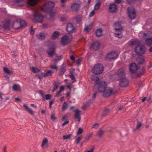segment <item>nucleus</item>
<instances>
[{
  "label": "nucleus",
  "mask_w": 152,
  "mask_h": 152,
  "mask_svg": "<svg viewBox=\"0 0 152 152\" xmlns=\"http://www.w3.org/2000/svg\"><path fill=\"white\" fill-rule=\"evenodd\" d=\"M106 83L104 81H100L98 83V91L102 93L103 96L106 97H109L112 94L113 90L109 87H106Z\"/></svg>",
  "instance_id": "obj_1"
},
{
  "label": "nucleus",
  "mask_w": 152,
  "mask_h": 152,
  "mask_svg": "<svg viewBox=\"0 0 152 152\" xmlns=\"http://www.w3.org/2000/svg\"><path fill=\"white\" fill-rule=\"evenodd\" d=\"M129 43L130 45H136L137 43L138 46L136 47L135 50L136 53L138 55H141L145 53L146 48L145 46L141 45L140 41L137 42L136 41H130Z\"/></svg>",
  "instance_id": "obj_2"
},
{
  "label": "nucleus",
  "mask_w": 152,
  "mask_h": 152,
  "mask_svg": "<svg viewBox=\"0 0 152 152\" xmlns=\"http://www.w3.org/2000/svg\"><path fill=\"white\" fill-rule=\"evenodd\" d=\"M118 75V77L120 78L119 79L120 86L122 87H125L128 86L129 81L124 77L125 75L124 72L123 71L119 72Z\"/></svg>",
  "instance_id": "obj_3"
},
{
  "label": "nucleus",
  "mask_w": 152,
  "mask_h": 152,
  "mask_svg": "<svg viewBox=\"0 0 152 152\" xmlns=\"http://www.w3.org/2000/svg\"><path fill=\"white\" fill-rule=\"evenodd\" d=\"M115 27H119L120 28H115V32L114 34V36L118 38H121L123 36L122 33L123 30V28L121 27V23L120 22H117L114 24Z\"/></svg>",
  "instance_id": "obj_4"
},
{
  "label": "nucleus",
  "mask_w": 152,
  "mask_h": 152,
  "mask_svg": "<svg viewBox=\"0 0 152 152\" xmlns=\"http://www.w3.org/2000/svg\"><path fill=\"white\" fill-rule=\"evenodd\" d=\"M54 6V4L53 2L51 1H47L41 7V10L43 12H47L51 10Z\"/></svg>",
  "instance_id": "obj_5"
},
{
  "label": "nucleus",
  "mask_w": 152,
  "mask_h": 152,
  "mask_svg": "<svg viewBox=\"0 0 152 152\" xmlns=\"http://www.w3.org/2000/svg\"><path fill=\"white\" fill-rule=\"evenodd\" d=\"M104 70V67L101 64L95 65L92 69V72L96 75L102 74Z\"/></svg>",
  "instance_id": "obj_6"
},
{
  "label": "nucleus",
  "mask_w": 152,
  "mask_h": 152,
  "mask_svg": "<svg viewBox=\"0 0 152 152\" xmlns=\"http://www.w3.org/2000/svg\"><path fill=\"white\" fill-rule=\"evenodd\" d=\"M72 39V35L71 34H68L62 37L61 43L63 45H65L69 43Z\"/></svg>",
  "instance_id": "obj_7"
},
{
  "label": "nucleus",
  "mask_w": 152,
  "mask_h": 152,
  "mask_svg": "<svg viewBox=\"0 0 152 152\" xmlns=\"http://www.w3.org/2000/svg\"><path fill=\"white\" fill-rule=\"evenodd\" d=\"M128 16L131 20L134 19L136 16V12L134 8L132 7H129L127 8Z\"/></svg>",
  "instance_id": "obj_8"
},
{
  "label": "nucleus",
  "mask_w": 152,
  "mask_h": 152,
  "mask_svg": "<svg viewBox=\"0 0 152 152\" xmlns=\"http://www.w3.org/2000/svg\"><path fill=\"white\" fill-rule=\"evenodd\" d=\"M117 53L115 51H112L108 53L106 56V58L109 60L115 59L118 57Z\"/></svg>",
  "instance_id": "obj_9"
},
{
  "label": "nucleus",
  "mask_w": 152,
  "mask_h": 152,
  "mask_svg": "<svg viewBox=\"0 0 152 152\" xmlns=\"http://www.w3.org/2000/svg\"><path fill=\"white\" fill-rule=\"evenodd\" d=\"M43 16L40 13L37 12H35L34 15V19L36 22L41 23L43 21Z\"/></svg>",
  "instance_id": "obj_10"
},
{
  "label": "nucleus",
  "mask_w": 152,
  "mask_h": 152,
  "mask_svg": "<svg viewBox=\"0 0 152 152\" xmlns=\"http://www.w3.org/2000/svg\"><path fill=\"white\" fill-rule=\"evenodd\" d=\"M129 69L131 73H133L135 72L138 69L136 64L134 63H132L129 66Z\"/></svg>",
  "instance_id": "obj_11"
},
{
  "label": "nucleus",
  "mask_w": 152,
  "mask_h": 152,
  "mask_svg": "<svg viewBox=\"0 0 152 152\" xmlns=\"http://www.w3.org/2000/svg\"><path fill=\"white\" fill-rule=\"evenodd\" d=\"M75 29V27L71 23L68 24L66 26V30L69 33L73 32Z\"/></svg>",
  "instance_id": "obj_12"
},
{
  "label": "nucleus",
  "mask_w": 152,
  "mask_h": 152,
  "mask_svg": "<svg viewBox=\"0 0 152 152\" xmlns=\"http://www.w3.org/2000/svg\"><path fill=\"white\" fill-rule=\"evenodd\" d=\"M100 43L98 41L94 42L90 47V48L94 50H97L100 46Z\"/></svg>",
  "instance_id": "obj_13"
},
{
  "label": "nucleus",
  "mask_w": 152,
  "mask_h": 152,
  "mask_svg": "<svg viewBox=\"0 0 152 152\" xmlns=\"http://www.w3.org/2000/svg\"><path fill=\"white\" fill-rule=\"evenodd\" d=\"M23 106L25 111L32 115H34V112L26 104H24Z\"/></svg>",
  "instance_id": "obj_14"
},
{
  "label": "nucleus",
  "mask_w": 152,
  "mask_h": 152,
  "mask_svg": "<svg viewBox=\"0 0 152 152\" xmlns=\"http://www.w3.org/2000/svg\"><path fill=\"white\" fill-rule=\"evenodd\" d=\"M81 111L77 109L75 111V118L78 119V121L80 122L81 119L80 117Z\"/></svg>",
  "instance_id": "obj_15"
},
{
  "label": "nucleus",
  "mask_w": 152,
  "mask_h": 152,
  "mask_svg": "<svg viewBox=\"0 0 152 152\" xmlns=\"http://www.w3.org/2000/svg\"><path fill=\"white\" fill-rule=\"evenodd\" d=\"M80 5L78 4L74 3L73 4L71 7V8L74 11H78L80 8Z\"/></svg>",
  "instance_id": "obj_16"
},
{
  "label": "nucleus",
  "mask_w": 152,
  "mask_h": 152,
  "mask_svg": "<svg viewBox=\"0 0 152 152\" xmlns=\"http://www.w3.org/2000/svg\"><path fill=\"white\" fill-rule=\"evenodd\" d=\"M110 11L112 12H115L117 10V6L114 4H112L110 5L109 8Z\"/></svg>",
  "instance_id": "obj_17"
},
{
  "label": "nucleus",
  "mask_w": 152,
  "mask_h": 152,
  "mask_svg": "<svg viewBox=\"0 0 152 152\" xmlns=\"http://www.w3.org/2000/svg\"><path fill=\"white\" fill-rule=\"evenodd\" d=\"M20 25L21 24L20 22V21H16L14 22L13 26L14 28L15 29H18L21 28Z\"/></svg>",
  "instance_id": "obj_18"
},
{
  "label": "nucleus",
  "mask_w": 152,
  "mask_h": 152,
  "mask_svg": "<svg viewBox=\"0 0 152 152\" xmlns=\"http://www.w3.org/2000/svg\"><path fill=\"white\" fill-rule=\"evenodd\" d=\"M25 4L24 1L22 0H16L15 2V4L18 6H22Z\"/></svg>",
  "instance_id": "obj_19"
},
{
  "label": "nucleus",
  "mask_w": 152,
  "mask_h": 152,
  "mask_svg": "<svg viewBox=\"0 0 152 152\" xmlns=\"http://www.w3.org/2000/svg\"><path fill=\"white\" fill-rule=\"evenodd\" d=\"M55 48L54 46L49 48V50L47 51L48 55L50 56H52L54 53L55 52Z\"/></svg>",
  "instance_id": "obj_20"
},
{
  "label": "nucleus",
  "mask_w": 152,
  "mask_h": 152,
  "mask_svg": "<svg viewBox=\"0 0 152 152\" xmlns=\"http://www.w3.org/2000/svg\"><path fill=\"white\" fill-rule=\"evenodd\" d=\"M66 70V67L64 64H63L62 66L61 69L59 71V75H61L64 74Z\"/></svg>",
  "instance_id": "obj_21"
},
{
  "label": "nucleus",
  "mask_w": 152,
  "mask_h": 152,
  "mask_svg": "<svg viewBox=\"0 0 152 152\" xmlns=\"http://www.w3.org/2000/svg\"><path fill=\"white\" fill-rule=\"evenodd\" d=\"M12 88L13 90L15 91H20L21 90L20 86L16 84L13 85Z\"/></svg>",
  "instance_id": "obj_22"
},
{
  "label": "nucleus",
  "mask_w": 152,
  "mask_h": 152,
  "mask_svg": "<svg viewBox=\"0 0 152 152\" xmlns=\"http://www.w3.org/2000/svg\"><path fill=\"white\" fill-rule=\"evenodd\" d=\"M38 1V0H27V3L31 6H34L37 4Z\"/></svg>",
  "instance_id": "obj_23"
},
{
  "label": "nucleus",
  "mask_w": 152,
  "mask_h": 152,
  "mask_svg": "<svg viewBox=\"0 0 152 152\" xmlns=\"http://www.w3.org/2000/svg\"><path fill=\"white\" fill-rule=\"evenodd\" d=\"M146 44L148 46H150L152 44V37H150L146 39L145 40Z\"/></svg>",
  "instance_id": "obj_24"
},
{
  "label": "nucleus",
  "mask_w": 152,
  "mask_h": 152,
  "mask_svg": "<svg viewBox=\"0 0 152 152\" xmlns=\"http://www.w3.org/2000/svg\"><path fill=\"white\" fill-rule=\"evenodd\" d=\"M82 18L81 15H78L75 18V22L77 23H79L82 20Z\"/></svg>",
  "instance_id": "obj_25"
},
{
  "label": "nucleus",
  "mask_w": 152,
  "mask_h": 152,
  "mask_svg": "<svg viewBox=\"0 0 152 152\" xmlns=\"http://www.w3.org/2000/svg\"><path fill=\"white\" fill-rule=\"evenodd\" d=\"M37 37L38 39L42 40L45 38V36L44 34L40 33L37 35Z\"/></svg>",
  "instance_id": "obj_26"
},
{
  "label": "nucleus",
  "mask_w": 152,
  "mask_h": 152,
  "mask_svg": "<svg viewBox=\"0 0 152 152\" xmlns=\"http://www.w3.org/2000/svg\"><path fill=\"white\" fill-rule=\"evenodd\" d=\"M145 57H141L138 58L137 59V61L139 64H140L144 63V62Z\"/></svg>",
  "instance_id": "obj_27"
},
{
  "label": "nucleus",
  "mask_w": 152,
  "mask_h": 152,
  "mask_svg": "<svg viewBox=\"0 0 152 152\" xmlns=\"http://www.w3.org/2000/svg\"><path fill=\"white\" fill-rule=\"evenodd\" d=\"M59 35V33L57 31H55L52 36V38L53 39H55L58 38Z\"/></svg>",
  "instance_id": "obj_28"
},
{
  "label": "nucleus",
  "mask_w": 152,
  "mask_h": 152,
  "mask_svg": "<svg viewBox=\"0 0 152 152\" xmlns=\"http://www.w3.org/2000/svg\"><path fill=\"white\" fill-rule=\"evenodd\" d=\"M101 4V2L100 0H96V2L94 6V9L97 10L99 9L100 7Z\"/></svg>",
  "instance_id": "obj_29"
},
{
  "label": "nucleus",
  "mask_w": 152,
  "mask_h": 152,
  "mask_svg": "<svg viewBox=\"0 0 152 152\" xmlns=\"http://www.w3.org/2000/svg\"><path fill=\"white\" fill-rule=\"evenodd\" d=\"M102 31L101 29H97L96 31V34L97 37H100L102 35Z\"/></svg>",
  "instance_id": "obj_30"
},
{
  "label": "nucleus",
  "mask_w": 152,
  "mask_h": 152,
  "mask_svg": "<svg viewBox=\"0 0 152 152\" xmlns=\"http://www.w3.org/2000/svg\"><path fill=\"white\" fill-rule=\"evenodd\" d=\"M48 143V139L47 138H45L43 139L41 146L42 147H43L46 145H47Z\"/></svg>",
  "instance_id": "obj_31"
},
{
  "label": "nucleus",
  "mask_w": 152,
  "mask_h": 152,
  "mask_svg": "<svg viewBox=\"0 0 152 152\" xmlns=\"http://www.w3.org/2000/svg\"><path fill=\"white\" fill-rule=\"evenodd\" d=\"M104 131L102 130V129H100L97 132V136L99 137H102L104 135Z\"/></svg>",
  "instance_id": "obj_32"
},
{
  "label": "nucleus",
  "mask_w": 152,
  "mask_h": 152,
  "mask_svg": "<svg viewBox=\"0 0 152 152\" xmlns=\"http://www.w3.org/2000/svg\"><path fill=\"white\" fill-rule=\"evenodd\" d=\"M109 110L107 108H106L104 111L102 115L103 116H105L109 113Z\"/></svg>",
  "instance_id": "obj_33"
},
{
  "label": "nucleus",
  "mask_w": 152,
  "mask_h": 152,
  "mask_svg": "<svg viewBox=\"0 0 152 152\" xmlns=\"http://www.w3.org/2000/svg\"><path fill=\"white\" fill-rule=\"evenodd\" d=\"M91 80L93 81L97 82L99 80V78L97 76L93 75L91 77Z\"/></svg>",
  "instance_id": "obj_34"
},
{
  "label": "nucleus",
  "mask_w": 152,
  "mask_h": 152,
  "mask_svg": "<svg viewBox=\"0 0 152 152\" xmlns=\"http://www.w3.org/2000/svg\"><path fill=\"white\" fill-rule=\"evenodd\" d=\"M20 22L21 24L20 26L21 28L26 26L27 25L26 23L25 20H20Z\"/></svg>",
  "instance_id": "obj_35"
},
{
  "label": "nucleus",
  "mask_w": 152,
  "mask_h": 152,
  "mask_svg": "<svg viewBox=\"0 0 152 152\" xmlns=\"http://www.w3.org/2000/svg\"><path fill=\"white\" fill-rule=\"evenodd\" d=\"M52 72L51 70L48 71L46 73L44 74V77H46L48 76H51L52 75Z\"/></svg>",
  "instance_id": "obj_36"
},
{
  "label": "nucleus",
  "mask_w": 152,
  "mask_h": 152,
  "mask_svg": "<svg viewBox=\"0 0 152 152\" xmlns=\"http://www.w3.org/2000/svg\"><path fill=\"white\" fill-rule=\"evenodd\" d=\"M91 26L89 25L88 26H86L84 29V30L88 32L91 29Z\"/></svg>",
  "instance_id": "obj_37"
},
{
  "label": "nucleus",
  "mask_w": 152,
  "mask_h": 152,
  "mask_svg": "<svg viewBox=\"0 0 152 152\" xmlns=\"http://www.w3.org/2000/svg\"><path fill=\"white\" fill-rule=\"evenodd\" d=\"M82 138V137L81 136L78 137L76 139L75 141V142L77 144H78L81 139Z\"/></svg>",
  "instance_id": "obj_38"
},
{
  "label": "nucleus",
  "mask_w": 152,
  "mask_h": 152,
  "mask_svg": "<svg viewBox=\"0 0 152 152\" xmlns=\"http://www.w3.org/2000/svg\"><path fill=\"white\" fill-rule=\"evenodd\" d=\"M31 69L32 71L34 73H37L40 72L39 69L34 67H32Z\"/></svg>",
  "instance_id": "obj_39"
},
{
  "label": "nucleus",
  "mask_w": 152,
  "mask_h": 152,
  "mask_svg": "<svg viewBox=\"0 0 152 152\" xmlns=\"http://www.w3.org/2000/svg\"><path fill=\"white\" fill-rule=\"evenodd\" d=\"M142 126V123L141 122H139V121H138L137 122V124L136 128V130H139L140 129V128L141 126Z\"/></svg>",
  "instance_id": "obj_40"
},
{
  "label": "nucleus",
  "mask_w": 152,
  "mask_h": 152,
  "mask_svg": "<svg viewBox=\"0 0 152 152\" xmlns=\"http://www.w3.org/2000/svg\"><path fill=\"white\" fill-rule=\"evenodd\" d=\"M68 107V104L66 102H65L64 103L62 107V110L63 111H64Z\"/></svg>",
  "instance_id": "obj_41"
},
{
  "label": "nucleus",
  "mask_w": 152,
  "mask_h": 152,
  "mask_svg": "<svg viewBox=\"0 0 152 152\" xmlns=\"http://www.w3.org/2000/svg\"><path fill=\"white\" fill-rule=\"evenodd\" d=\"M83 129L81 128H79L77 133V135H78L81 134L83 133Z\"/></svg>",
  "instance_id": "obj_42"
},
{
  "label": "nucleus",
  "mask_w": 152,
  "mask_h": 152,
  "mask_svg": "<svg viewBox=\"0 0 152 152\" xmlns=\"http://www.w3.org/2000/svg\"><path fill=\"white\" fill-rule=\"evenodd\" d=\"M93 134V133L91 132L87 134L86 137V140H88L92 136Z\"/></svg>",
  "instance_id": "obj_43"
},
{
  "label": "nucleus",
  "mask_w": 152,
  "mask_h": 152,
  "mask_svg": "<svg viewBox=\"0 0 152 152\" xmlns=\"http://www.w3.org/2000/svg\"><path fill=\"white\" fill-rule=\"evenodd\" d=\"M4 71L5 73L10 74L11 73V72L10 71L9 69L6 67H4L3 68Z\"/></svg>",
  "instance_id": "obj_44"
},
{
  "label": "nucleus",
  "mask_w": 152,
  "mask_h": 152,
  "mask_svg": "<svg viewBox=\"0 0 152 152\" xmlns=\"http://www.w3.org/2000/svg\"><path fill=\"white\" fill-rule=\"evenodd\" d=\"M39 92L42 97V99L43 100H45V93L43 92V91L40 90L39 91Z\"/></svg>",
  "instance_id": "obj_45"
},
{
  "label": "nucleus",
  "mask_w": 152,
  "mask_h": 152,
  "mask_svg": "<svg viewBox=\"0 0 152 152\" xmlns=\"http://www.w3.org/2000/svg\"><path fill=\"white\" fill-rule=\"evenodd\" d=\"M4 27L5 29H9L10 27V25L9 23H6L4 24Z\"/></svg>",
  "instance_id": "obj_46"
},
{
  "label": "nucleus",
  "mask_w": 152,
  "mask_h": 152,
  "mask_svg": "<svg viewBox=\"0 0 152 152\" xmlns=\"http://www.w3.org/2000/svg\"><path fill=\"white\" fill-rule=\"evenodd\" d=\"M44 74H43V73L42 72L38 74H37V76L40 79L42 78L43 76L44 77Z\"/></svg>",
  "instance_id": "obj_47"
},
{
  "label": "nucleus",
  "mask_w": 152,
  "mask_h": 152,
  "mask_svg": "<svg viewBox=\"0 0 152 152\" xmlns=\"http://www.w3.org/2000/svg\"><path fill=\"white\" fill-rule=\"evenodd\" d=\"M51 96L50 94H46L45 96V100L46 99L47 100H48L50 99H51Z\"/></svg>",
  "instance_id": "obj_48"
},
{
  "label": "nucleus",
  "mask_w": 152,
  "mask_h": 152,
  "mask_svg": "<svg viewBox=\"0 0 152 152\" xmlns=\"http://www.w3.org/2000/svg\"><path fill=\"white\" fill-rule=\"evenodd\" d=\"M99 125L98 124H95L93 125L92 128H94L95 129H97L99 127Z\"/></svg>",
  "instance_id": "obj_49"
},
{
  "label": "nucleus",
  "mask_w": 152,
  "mask_h": 152,
  "mask_svg": "<svg viewBox=\"0 0 152 152\" xmlns=\"http://www.w3.org/2000/svg\"><path fill=\"white\" fill-rule=\"evenodd\" d=\"M67 87L68 89H69L70 90H71L72 87V85L71 83H67Z\"/></svg>",
  "instance_id": "obj_50"
},
{
  "label": "nucleus",
  "mask_w": 152,
  "mask_h": 152,
  "mask_svg": "<svg viewBox=\"0 0 152 152\" xmlns=\"http://www.w3.org/2000/svg\"><path fill=\"white\" fill-rule=\"evenodd\" d=\"M70 137V135H64L63 136V140H65L68 139Z\"/></svg>",
  "instance_id": "obj_51"
},
{
  "label": "nucleus",
  "mask_w": 152,
  "mask_h": 152,
  "mask_svg": "<svg viewBox=\"0 0 152 152\" xmlns=\"http://www.w3.org/2000/svg\"><path fill=\"white\" fill-rule=\"evenodd\" d=\"M50 68L52 69H54L57 70L58 69V66H56L51 65L50 66Z\"/></svg>",
  "instance_id": "obj_52"
},
{
  "label": "nucleus",
  "mask_w": 152,
  "mask_h": 152,
  "mask_svg": "<svg viewBox=\"0 0 152 152\" xmlns=\"http://www.w3.org/2000/svg\"><path fill=\"white\" fill-rule=\"evenodd\" d=\"M51 119L53 121L55 120L56 118L54 114H52L51 116Z\"/></svg>",
  "instance_id": "obj_53"
},
{
  "label": "nucleus",
  "mask_w": 152,
  "mask_h": 152,
  "mask_svg": "<svg viewBox=\"0 0 152 152\" xmlns=\"http://www.w3.org/2000/svg\"><path fill=\"white\" fill-rule=\"evenodd\" d=\"M95 12L94 10H92L90 13L89 16L90 17H92L94 16L95 14Z\"/></svg>",
  "instance_id": "obj_54"
},
{
  "label": "nucleus",
  "mask_w": 152,
  "mask_h": 152,
  "mask_svg": "<svg viewBox=\"0 0 152 152\" xmlns=\"http://www.w3.org/2000/svg\"><path fill=\"white\" fill-rule=\"evenodd\" d=\"M140 34H141V35L142 36V37H145L147 36V35L148 34L146 33H140Z\"/></svg>",
  "instance_id": "obj_55"
},
{
  "label": "nucleus",
  "mask_w": 152,
  "mask_h": 152,
  "mask_svg": "<svg viewBox=\"0 0 152 152\" xmlns=\"http://www.w3.org/2000/svg\"><path fill=\"white\" fill-rule=\"evenodd\" d=\"M70 77L71 79L72 80H75V76H74V75H71L70 76Z\"/></svg>",
  "instance_id": "obj_56"
},
{
  "label": "nucleus",
  "mask_w": 152,
  "mask_h": 152,
  "mask_svg": "<svg viewBox=\"0 0 152 152\" xmlns=\"http://www.w3.org/2000/svg\"><path fill=\"white\" fill-rule=\"evenodd\" d=\"M15 100L16 102H21V100L19 98H16L15 99Z\"/></svg>",
  "instance_id": "obj_57"
},
{
  "label": "nucleus",
  "mask_w": 152,
  "mask_h": 152,
  "mask_svg": "<svg viewBox=\"0 0 152 152\" xmlns=\"http://www.w3.org/2000/svg\"><path fill=\"white\" fill-rule=\"evenodd\" d=\"M70 58L71 60H72L74 61H75V57L73 55H72L70 57Z\"/></svg>",
  "instance_id": "obj_58"
},
{
  "label": "nucleus",
  "mask_w": 152,
  "mask_h": 152,
  "mask_svg": "<svg viewBox=\"0 0 152 152\" xmlns=\"http://www.w3.org/2000/svg\"><path fill=\"white\" fill-rule=\"evenodd\" d=\"M60 91H61V92L64 89V86H61L60 88Z\"/></svg>",
  "instance_id": "obj_59"
},
{
  "label": "nucleus",
  "mask_w": 152,
  "mask_h": 152,
  "mask_svg": "<svg viewBox=\"0 0 152 152\" xmlns=\"http://www.w3.org/2000/svg\"><path fill=\"white\" fill-rule=\"evenodd\" d=\"M69 123V121H66L62 124V126H65V125L68 124Z\"/></svg>",
  "instance_id": "obj_60"
},
{
  "label": "nucleus",
  "mask_w": 152,
  "mask_h": 152,
  "mask_svg": "<svg viewBox=\"0 0 152 152\" xmlns=\"http://www.w3.org/2000/svg\"><path fill=\"white\" fill-rule=\"evenodd\" d=\"M81 60L82 59L81 58H79L77 60V64L78 65L80 64Z\"/></svg>",
  "instance_id": "obj_61"
},
{
  "label": "nucleus",
  "mask_w": 152,
  "mask_h": 152,
  "mask_svg": "<svg viewBox=\"0 0 152 152\" xmlns=\"http://www.w3.org/2000/svg\"><path fill=\"white\" fill-rule=\"evenodd\" d=\"M61 91H58L56 94L54 96L55 97H56L58 95L61 93Z\"/></svg>",
  "instance_id": "obj_62"
},
{
  "label": "nucleus",
  "mask_w": 152,
  "mask_h": 152,
  "mask_svg": "<svg viewBox=\"0 0 152 152\" xmlns=\"http://www.w3.org/2000/svg\"><path fill=\"white\" fill-rule=\"evenodd\" d=\"M115 2L116 4H119L121 2V0H115Z\"/></svg>",
  "instance_id": "obj_63"
},
{
  "label": "nucleus",
  "mask_w": 152,
  "mask_h": 152,
  "mask_svg": "<svg viewBox=\"0 0 152 152\" xmlns=\"http://www.w3.org/2000/svg\"><path fill=\"white\" fill-rule=\"evenodd\" d=\"M58 88V86L56 84H55L53 87V89L54 90H56Z\"/></svg>",
  "instance_id": "obj_64"
}]
</instances>
